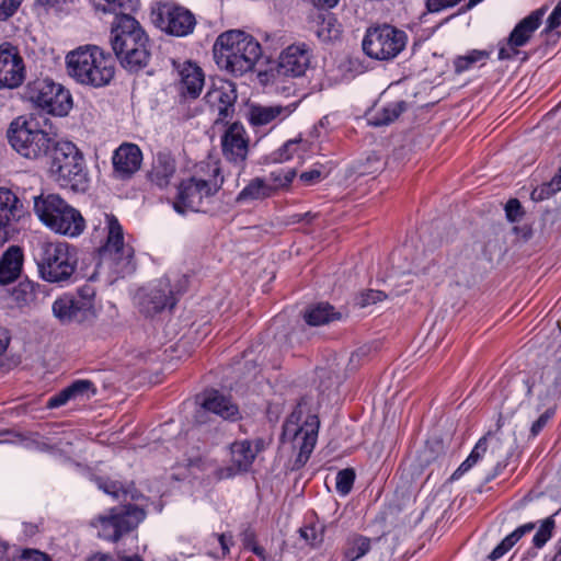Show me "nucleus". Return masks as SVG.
<instances>
[{
	"mask_svg": "<svg viewBox=\"0 0 561 561\" xmlns=\"http://www.w3.org/2000/svg\"><path fill=\"white\" fill-rule=\"evenodd\" d=\"M204 72L197 65L186 61L179 69V91L183 96L196 99L204 87Z\"/></svg>",
	"mask_w": 561,
	"mask_h": 561,
	"instance_id": "393cba45",
	"label": "nucleus"
},
{
	"mask_svg": "<svg viewBox=\"0 0 561 561\" xmlns=\"http://www.w3.org/2000/svg\"><path fill=\"white\" fill-rule=\"evenodd\" d=\"M213 538L220 545V557H226L229 553V546L232 543V536L227 534L213 535Z\"/></svg>",
	"mask_w": 561,
	"mask_h": 561,
	"instance_id": "052dcab7",
	"label": "nucleus"
},
{
	"mask_svg": "<svg viewBox=\"0 0 561 561\" xmlns=\"http://www.w3.org/2000/svg\"><path fill=\"white\" fill-rule=\"evenodd\" d=\"M490 53L486 50L472 49L466 55L457 56L454 59V69L456 73L466 72L474 67L476 64L482 65L489 59Z\"/></svg>",
	"mask_w": 561,
	"mask_h": 561,
	"instance_id": "e433bc0d",
	"label": "nucleus"
},
{
	"mask_svg": "<svg viewBox=\"0 0 561 561\" xmlns=\"http://www.w3.org/2000/svg\"><path fill=\"white\" fill-rule=\"evenodd\" d=\"M373 539L354 533L347 536L343 551L342 561H357L371 550Z\"/></svg>",
	"mask_w": 561,
	"mask_h": 561,
	"instance_id": "473e14b6",
	"label": "nucleus"
},
{
	"mask_svg": "<svg viewBox=\"0 0 561 561\" xmlns=\"http://www.w3.org/2000/svg\"><path fill=\"white\" fill-rule=\"evenodd\" d=\"M53 313L62 323L82 322L91 316L72 294L57 298L53 304Z\"/></svg>",
	"mask_w": 561,
	"mask_h": 561,
	"instance_id": "a878e982",
	"label": "nucleus"
},
{
	"mask_svg": "<svg viewBox=\"0 0 561 561\" xmlns=\"http://www.w3.org/2000/svg\"><path fill=\"white\" fill-rule=\"evenodd\" d=\"M176 298L168 279H160L141 299V311L147 316L156 314L165 308L172 309Z\"/></svg>",
	"mask_w": 561,
	"mask_h": 561,
	"instance_id": "aec40b11",
	"label": "nucleus"
},
{
	"mask_svg": "<svg viewBox=\"0 0 561 561\" xmlns=\"http://www.w3.org/2000/svg\"><path fill=\"white\" fill-rule=\"evenodd\" d=\"M488 448V442L485 437H482L478 440L473 449L471 450V455L476 457V459H481L482 456L485 454Z\"/></svg>",
	"mask_w": 561,
	"mask_h": 561,
	"instance_id": "0e129e2a",
	"label": "nucleus"
},
{
	"mask_svg": "<svg viewBox=\"0 0 561 561\" xmlns=\"http://www.w3.org/2000/svg\"><path fill=\"white\" fill-rule=\"evenodd\" d=\"M312 49L306 43L287 46L278 58V73L286 77H302L311 66Z\"/></svg>",
	"mask_w": 561,
	"mask_h": 561,
	"instance_id": "f3484780",
	"label": "nucleus"
},
{
	"mask_svg": "<svg viewBox=\"0 0 561 561\" xmlns=\"http://www.w3.org/2000/svg\"><path fill=\"white\" fill-rule=\"evenodd\" d=\"M48 296V289L28 278L20 280L12 289L11 297L20 309L38 307Z\"/></svg>",
	"mask_w": 561,
	"mask_h": 561,
	"instance_id": "4be33fe9",
	"label": "nucleus"
},
{
	"mask_svg": "<svg viewBox=\"0 0 561 561\" xmlns=\"http://www.w3.org/2000/svg\"><path fill=\"white\" fill-rule=\"evenodd\" d=\"M139 4V0H94L95 9L102 12H116L117 10L136 12Z\"/></svg>",
	"mask_w": 561,
	"mask_h": 561,
	"instance_id": "ea45409f",
	"label": "nucleus"
},
{
	"mask_svg": "<svg viewBox=\"0 0 561 561\" xmlns=\"http://www.w3.org/2000/svg\"><path fill=\"white\" fill-rule=\"evenodd\" d=\"M553 551L554 553L550 561H561V537L556 541Z\"/></svg>",
	"mask_w": 561,
	"mask_h": 561,
	"instance_id": "774afa93",
	"label": "nucleus"
},
{
	"mask_svg": "<svg viewBox=\"0 0 561 561\" xmlns=\"http://www.w3.org/2000/svg\"><path fill=\"white\" fill-rule=\"evenodd\" d=\"M300 538L311 547H317L323 540L322 533H319L314 525H307L299 528Z\"/></svg>",
	"mask_w": 561,
	"mask_h": 561,
	"instance_id": "8fccbe9b",
	"label": "nucleus"
},
{
	"mask_svg": "<svg viewBox=\"0 0 561 561\" xmlns=\"http://www.w3.org/2000/svg\"><path fill=\"white\" fill-rule=\"evenodd\" d=\"M536 523L529 522L518 526L511 534L505 536L502 541L491 551L489 559L496 561L507 553L525 535L531 533L536 528Z\"/></svg>",
	"mask_w": 561,
	"mask_h": 561,
	"instance_id": "f704fd0d",
	"label": "nucleus"
},
{
	"mask_svg": "<svg viewBox=\"0 0 561 561\" xmlns=\"http://www.w3.org/2000/svg\"><path fill=\"white\" fill-rule=\"evenodd\" d=\"M274 194V190L262 178L252 179L237 195L236 202L239 204L261 201L271 197Z\"/></svg>",
	"mask_w": 561,
	"mask_h": 561,
	"instance_id": "72a5a7b5",
	"label": "nucleus"
},
{
	"mask_svg": "<svg viewBox=\"0 0 561 561\" xmlns=\"http://www.w3.org/2000/svg\"><path fill=\"white\" fill-rule=\"evenodd\" d=\"M202 405L205 410L226 420H234L239 414L238 407L231 402L230 398L214 389L205 392Z\"/></svg>",
	"mask_w": 561,
	"mask_h": 561,
	"instance_id": "c756f323",
	"label": "nucleus"
},
{
	"mask_svg": "<svg viewBox=\"0 0 561 561\" xmlns=\"http://www.w3.org/2000/svg\"><path fill=\"white\" fill-rule=\"evenodd\" d=\"M25 96L35 106L54 116H66L72 107L70 92L48 78H37L28 82Z\"/></svg>",
	"mask_w": 561,
	"mask_h": 561,
	"instance_id": "9b49d317",
	"label": "nucleus"
},
{
	"mask_svg": "<svg viewBox=\"0 0 561 561\" xmlns=\"http://www.w3.org/2000/svg\"><path fill=\"white\" fill-rule=\"evenodd\" d=\"M154 24L167 34L183 37L191 34L196 25L194 14L174 3H160L152 11Z\"/></svg>",
	"mask_w": 561,
	"mask_h": 561,
	"instance_id": "ddd939ff",
	"label": "nucleus"
},
{
	"mask_svg": "<svg viewBox=\"0 0 561 561\" xmlns=\"http://www.w3.org/2000/svg\"><path fill=\"white\" fill-rule=\"evenodd\" d=\"M16 561H51V559L38 550H25Z\"/></svg>",
	"mask_w": 561,
	"mask_h": 561,
	"instance_id": "13d9d810",
	"label": "nucleus"
},
{
	"mask_svg": "<svg viewBox=\"0 0 561 561\" xmlns=\"http://www.w3.org/2000/svg\"><path fill=\"white\" fill-rule=\"evenodd\" d=\"M22 216V204L9 188L0 187V247L9 239V224Z\"/></svg>",
	"mask_w": 561,
	"mask_h": 561,
	"instance_id": "b1692460",
	"label": "nucleus"
},
{
	"mask_svg": "<svg viewBox=\"0 0 561 561\" xmlns=\"http://www.w3.org/2000/svg\"><path fill=\"white\" fill-rule=\"evenodd\" d=\"M95 294L96 291L94 286L85 284L80 287L76 294H72V297L82 304L85 310L92 316L94 310Z\"/></svg>",
	"mask_w": 561,
	"mask_h": 561,
	"instance_id": "a18cd8bd",
	"label": "nucleus"
},
{
	"mask_svg": "<svg viewBox=\"0 0 561 561\" xmlns=\"http://www.w3.org/2000/svg\"><path fill=\"white\" fill-rule=\"evenodd\" d=\"M96 393L95 385L88 379H77L68 387L51 396L47 401L48 409H56L69 401L89 400Z\"/></svg>",
	"mask_w": 561,
	"mask_h": 561,
	"instance_id": "5701e85b",
	"label": "nucleus"
},
{
	"mask_svg": "<svg viewBox=\"0 0 561 561\" xmlns=\"http://www.w3.org/2000/svg\"><path fill=\"white\" fill-rule=\"evenodd\" d=\"M321 172L319 170H309L306 172H302L299 176V180L307 186L313 185L318 183L321 180Z\"/></svg>",
	"mask_w": 561,
	"mask_h": 561,
	"instance_id": "bf43d9fd",
	"label": "nucleus"
},
{
	"mask_svg": "<svg viewBox=\"0 0 561 561\" xmlns=\"http://www.w3.org/2000/svg\"><path fill=\"white\" fill-rule=\"evenodd\" d=\"M175 173V161L167 153H158L150 172L149 181L159 188L167 187Z\"/></svg>",
	"mask_w": 561,
	"mask_h": 561,
	"instance_id": "7c9ffc66",
	"label": "nucleus"
},
{
	"mask_svg": "<svg viewBox=\"0 0 561 561\" xmlns=\"http://www.w3.org/2000/svg\"><path fill=\"white\" fill-rule=\"evenodd\" d=\"M290 110L282 105H251L249 108V123L252 127L259 128L267 125H277L289 116Z\"/></svg>",
	"mask_w": 561,
	"mask_h": 561,
	"instance_id": "bb28decb",
	"label": "nucleus"
},
{
	"mask_svg": "<svg viewBox=\"0 0 561 561\" xmlns=\"http://www.w3.org/2000/svg\"><path fill=\"white\" fill-rule=\"evenodd\" d=\"M543 15L545 9H538L524 18L510 34V47L515 49L526 45L531 38L534 32L540 26Z\"/></svg>",
	"mask_w": 561,
	"mask_h": 561,
	"instance_id": "cd10ccee",
	"label": "nucleus"
},
{
	"mask_svg": "<svg viewBox=\"0 0 561 561\" xmlns=\"http://www.w3.org/2000/svg\"><path fill=\"white\" fill-rule=\"evenodd\" d=\"M561 25V0L558 2L551 14L547 19L546 32L553 31Z\"/></svg>",
	"mask_w": 561,
	"mask_h": 561,
	"instance_id": "4d7b16f0",
	"label": "nucleus"
},
{
	"mask_svg": "<svg viewBox=\"0 0 561 561\" xmlns=\"http://www.w3.org/2000/svg\"><path fill=\"white\" fill-rule=\"evenodd\" d=\"M237 89L232 81L218 79L205 94L207 105L217 112L215 124H228L236 110Z\"/></svg>",
	"mask_w": 561,
	"mask_h": 561,
	"instance_id": "2eb2a0df",
	"label": "nucleus"
},
{
	"mask_svg": "<svg viewBox=\"0 0 561 561\" xmlns=\"http://www.w3.org/2000/svg\"><path fill=\"white\" fill-rule=\"evenodd\" d=\"M23 251L18 245H11L0 259V284L14 282L21 274Z\"/></svg>",
	"mask_w": 561,
	"mask_h": 561,
	"instance_id": "c85d7f7f",
	"label": "nucleus"
},
{
	"mask_svg": "<svg viewBox=\"0 0 561 561\" xmlns=\"http://www.w3.org/2000/svg\"><path fill=\"white\" fill-rule=\"evenodd\" d=\"M300 145V140H288L276 152L275 160L284 162L290 160Z\"/></svg>",
	"mask_w": 561,
	"mask_h": 561,
	"instance_id": "3c124183",
	"label": "nucleus"
},
{
	"mask_svg": "<svg viewBox=\"0 0 561 561\" xmlns=\"http://www.w3.org/2000/svg\"><path fill=\"white\" fill-rule=\"evenodd\" d=\"M262 53L259 41L240 30L224 32L214 45L216 64L234 77L253 71Z\"/></svg>",
	"mask_w": 561,
	"mask_h": 561,
	"instance_id": "7ed1b4c3",
	"label": "nucleus"
},
{
	"mask_svg": "<svg viewBox=\"0 0 561 561\" xmlns=\"http://www.w3.org/2000/svg\"><path fill=\"white\" fill-rule=\"evenodd\" d=\"M295 169H282L270 173V179L273 182L274 192L278 188H285L290 185L293 180L296 178Z\"/></svg>",
	"mask_w": 561,
	"mask_h": 561,
	"instance_id": "49530a36",
	"label": "nucleus"
},
{
	"mask_svg": "<svg viewBox=\"0 0 561 561\" xmlns=\"http://www.w3.org/2000/svg\"><path fill=\"white\" fill-rule=\"evenodd\" d=\"M78 264L77 248L67 242H49L41 248L37 259L39 276L53 284L70 280Z\"/></svg>",
	"mask_w": 561,
	"mask_h": 561,
	"instance_id": "0eeeda50",
	"label": "nucleus"
},
{
	"mask_svg": "<svg viewBox=\"0 0 561 561\" xmlns=\"http://www.w3.org/2000/svg\"><path fill=\"white\" fill-rule=\"evenodd\" d=\"M559 191H561V167L550 182L543 183L540 187L533 191L531 197L533 199L541 201L549 198Z\"/></svg>",
	"mask_w": 561,
	"mask_h": 561,
	"instance_id": "79ce46f5",
	"label": "nucleus"
},
{
	"mask_svg": "<svg viewBox=\"0 0 561 561\" xmlns=\"http://www.w3.org/2000/svg\"><path fill=\"white\" fill-rule=\"evenodd\" d=\"M144 518V510L128 505L112 508L108 515L99 516L92 525L98 528L99 537L115 542L136 528Z\"/></svg>",
	"mask_w": 561,
	"mask_h": 561,
	"instance_id": "f8f14e48",
	"label": "nucleus"
},
{
	"mask_svg": "<svg viewBox=\"0 0 561 561\" xmlns=\"http://www.w3.org/2000/svg\"><path fill=\"white\" fill-rule=\"evenodd\" d=\"M554 409H547L533 424L530 427V435L536 437L546 427L548 422L554 416Z\"/></svg>",
	"mask_w": 561,
	"mask_h": 561,
	"instance_id": "603ef678",
	"label": "nucleus"
},
{
	"mask_svg": "<svg viewBox=\"0 0 561 561\" xmlns=\"http://www.w3.org/2000/svg\"><path fill=\"white\" fill-rule=\"evenodd\" d=\"M404 111V103H391L382 108L381 115L374 122L375 125H388L396 121Z\"/></svg>",
	"mask_w": 561,
	"mask_h": 561,
	"instance_id": "de8ad7c7",
	"label": "nucleus"
},
{
	"mask_svg": "<svg viewBox=\"0 0 561 561\" xmlns=\"http://www.w3.org/2000/svg\"><path fill=\"white\" fill-rule=\"evenodd\" d=\"M354 481H355L354 469L346 468V469L340 470L335 478L336 492L342 496L347 495L353 489Z\"/></svg>",
	"mask_w": 561,
	"mask_h": 561,
	"instance_id": "c03bdc74",
	"label": "nucleus"
},
{
	"mask_svg": "<svg viewBox=\"0 0 561 561\" xmlns=\"http://www.w3.org/2000/svg\"><path fill=\"white\" fill-rule=\"evenodd\" d=\"M49 176L60 187L85 191L89 183L82 152L70 141H58L47 158Z\"/></svg>",
	"mask_w": 561,
	"mask_h": 561,
	"instance_id": "39448f33",
	"label": "nucleus"
},
{
	"mask_svg": "<svg viewBox=\"0 0 561 561\" xmlns=\"http://www.w3.org/2000/svg\"><path fill=\"white\" fill-rule=\"evenodd\" d=\"M340 318L341 313L336 312L333 306L328 302L311 306L304 313L306 323L311 327L323 325Z\"/></svg>",
	"mask_w": 561,
	"mask_h": 561,
	"instance_id": "c9c22d12",
	"label": "nucleus"
},
{
	"mask_svg": "<svg viewBox=\"0 0 561 561\" xmlns=\"http://www.w3.org/2000/svg\"><path fill=\"white\" fill-rule=\"evenodd\" d=\"M110 13L115 15L112 24V48L125 69L137 72L149 64V38L133 16L134 12L117 10Z\"/></svg>",
	"mask_w": 561,
	"mask_h": 561,
	"instance_id": "f257e3e1",
	"label": "nucleus"
},
{
	"mask_svg": "<svg viewBox=\"0 0 561 561\" xmlns=\"http://www.w3.org/2000/svg\"><path fill=\"white\" fill-rule=\"evenodd\" d=\"M22 0H0V21H7L15 14Z\"/></svg>",
	"mask_w": 561,
	"mask_h": 561,
	"instance_id": "864d4df0",
	"label": "nucleus"
},
{
	"mask_svg": "<svg viewBox=\"0 0 561 561\" xmlns=\"http://www.w3.org/2000/svg\"><path fill=\"white\" fill-rule=\"evenodd\" d=\"M231 466L217 471L219 479H228L238 473L247 472L255 460L252 442L250 439L236 440L230 445Z\"/></svg>",
	"mask_w": 561,
	"mask_h": 561,
	"instance_id": "6ab92c4d",
	"label": "nucleus"
},
{
	"mask_svg": "<svg viewBox=\"0 0 561 561\" xmlns=\"http://www.w3.org/2000/svg\"><path fill=\"white\" fill-rule=\"evenodd\" d=\"M249 145V135L244 126L238 122L230 124L220 137L222 157L239 169V175L245 168Z\"/></svg>",
	"mask_w": 561,
	"mask_h": 561,
	"instance_id": "4468645a",
	"label": "nucleus"
},
{
	"mask_svg": "<svg viewBox=\"0 0 561 561\" xmlns=\"http://www.w3.org/2000/svg\"><path fill=\"white\" fill-rule=\"evenodd\" d=\"M554 516L556 514L540 520L539 527L531 540L534 548L538 550L542 549L548 543V541L553 537L556 529Z\"/></svg>",
	"mask_w": 561,
	"mask_h": 561,
	"instance_id": "58836bf2",
	"label": "nucleus"
},
{
	"mask_svg": "<svg viewBox=\"0 0 561 561\" xmlns=\"http://www.w3.org/2000/svg\"><path fill=\"white\" fill-rule=\"evenodd\" d=\"M408 34L390 24H378L366 30L362 48L366 56L379 61L393 60L407 46Z\"/></svg>",
	"mask_w": 561,
	"mask_h": 561,
	"instance_id": "6e6552de",
	"label": "nucleus"
},
{
	"mask_svg": "<svg viewBox=\"0 0 561 561\" xmlns=\"http://www.w3.org/2000/svg\"><path fill=\"white\" fill-rule=\"evenodd\" d=\"M10 341L11 335L9 330L5 328H0V356H2L7 352Z\"/></svg>",
	"mask_w": 561,
	"mask_h": 561,
	"instance_id": "69168bd1",
	"label": "nucleus"
},
{
	"mask_svg": "<svg viewBox=\"0 0 561 561\" xmlns=\"http://www.w3.org/2000/svg\"><path fill=\"white\" fill-rule=\"evenodd\" d=\"M25 79L24 61L18 49L9 43L0 45V89H15Z\"/></svg>",
	"mask_w": 561,
	"mask_h": 561,
	"instance_id": "a211bd4d",
	"label": "nucleus"
},
{
	"mask_svg": "<svg viewBox=\"0 0 561 561\" xmlns=\"http://www.w3.org/2000/svg\"><path fill=\"white\" fill-rule=\"evenodd\" d=\"M224 181L219 160L202 161L196 165L192 176L180 182L173 202L174 210L180 215L187 211H205V207L211 203Z\"/></svg>",
	"mask_w": 561,
	"mask_h": 561,
	"instance_id": "f03ea898",
	"label": "nucleus"
},
{
	"mask_svg": "<svg viewBox=\"0 0 561 561\" xmlns=\"http://www.w3.org/2000/svg\"><path fill=\"white\" fill-rule=\"evenodd\" d=\"M247 548H249L256 557H259L261 561H270L271 560V558L266 553L265 549L263 547L259 546L257 543H255L254 541L248 542Z\"/></svg>",
	"mask_w": 561,
	"mask_h": 561,
	"instance_id": "e2e57ef3",
	"label": "nucleus"
},
{
	"mask_svg": "<svg viewBox=\"0 0 561 561\" xmlns=\"http://www.w3.org/2000/svg\"><path fill=\"white\" fill-rule=\"evenodd\" d=\"M313 31L321 42L331 43L340 39L342 25L334 14L324 12L317 15Z\"/></svg>",
	"mask_w": 561,
	"mask_h": 561,
	"instance_id": "2f4dec72",
	"label": "nucleus"
},
{
	"mask_svg": "<svg viewBox=\"0 0 561 561\" xmlns=\"http://www.w3.org/2000/svg\"><path fill=\"white\" fill-rule=\"evenodd\" d=\"M67 70L77 82L100 88L114 78V59L98 46H81L66 57Z\"/></svg>",
	"mask_w": 561,
	"mask_h": 561,
	"instance_id": "20e7f679",
	"label": "nucleus"
},
{
	"mask_svg": "<svg viewBox=\"0 0 561 561\" xmlns=\"http://www.w3.org/2000/svg\"><path fill=\"white\" fill-rule=\"evenodd\" d=\"M319 425L320 422L317 415H309L299 427L291 421H287L284 425V435H293L295 445L299 447V453L295 461L298 468L302 467L308 461L316 446Z\"/></svg>",
	"mask_w": 561,
	"mask_h": 561,
	"instance_id": "dca6fc26",
	"label": "nucleus"
},
{
	"mask_svg": "<svg viewBox=\"0 0 561 561\" xmlns=\"http://www.w3.org/2000/svg\"><path fill=\"white\" fill-rule=\"evenodd\" d=\"M387 298L386 293L376 289H367L356 297V305L360 308L382 301Z\"/></svg>",
	"mask_w": 561,
	"mask_h": 561,
	"instance_id": "09e8293b",
	"label": "nucleus"
},
{
	"mask_svg": "<svg viewBox=\"0 0 561 561\" xmlns=\"http://www.w3.org/2000/svg\"><path fill=\"white\" fill-rule=\"evenodd\" d=\"M9 142L12 148L27 159L48 158L58 140L48 133L32 128L31 124L20 119L11 123L8 130Z\"/></svg>",
	"mask_w": 561,
	"mask_h": 561,
	"instance_id": "1a4fd4ad",
	"label": "nucleus"
},
{
	"mask_svg": "<svg viewBox=\"0 0 561 561\" xmlns=\"http://www.w3.org/2000/svg\"><path fill=\"white\" fill-rule=\"evenodd\" d=\"M94 481L100 490L115 499H126L128 494L125 484L118 480H112L107 477H96Z\"/></svg>",
	"mask_w": 561,
	"mask_h": 561,
	"instance_id": "a19ab883",
	"label": "nucleus"
},
{
	"mask_svg": "<svg viewBox=\"0 0 561 561\" xmlns=\"http://www.w3.org/2000/svg\"><path fill=\"white\" fill-rule=\"evenodd\" d=\"M87 561H141L138 557L135 558H125L123 560H117L114 556L108 553L96 552L88 558Z\"/></svg>",
	"mask_w": 561,
	"mask_h": 561,
	"instance_id": "680f3d73",
	"label": "nucleus"
},
{
	"mask_svg": "<svg viewBox=\"0 0 561 561\" xmlns=\"http://www.w3.org/2000/svg\"><path fill=\"white\" fill-rule=\"evenodd\" d=\"M554 516L556 514L540 520L539 527L531 540L534 548L538 550L542 549L548 543V541L553 537L556 529Z\"/></svg>",
	"mask_w": 561,
	"mask_h": 561,
	"instance_id": "4c0bfd02",
	"label": "nucleus"
},
{
	"mask_svg": "<svg viewBox=\"0 0 561 561\" xmlns=\"http://www.w3.org/2000/svg\"><path fill=\"white\" fill-rule=\"evenodd\" d=\"M114 172L119 179H128L140 169L142 152L135 144H123L112 157Z\"/></svg>",
	"mask_w": 561,
	"mask_h": 561,
	"instance_id": "412c9836",
	"label": "nucleus"
},
{
	"mask_svg": "<svg viewBox=\"0 0 561 561\" xmlns=\"http://www.w3.org/2000/svg\"><path fill=\"white\" fill-rule=\"evenodd\" d=\"M311 2L320 9H332L337 4L339 0H311Z\"/></svg>",
	"mask_w": 561,
	"mask_h": 561,
	"instance_id": "338daca9",
	"label": "nucleus"
},
{
	"mask_svg": "<svg viewBox=\"0 0 561 561\" xmlns=\"http://www.w3.org/2000/svg\"><path fill=\"white\" fill-rule=\"evenodd\" d=\"M33 209L38 219L50 230L68 237L80 236L85 220L79 210L69 205L58 194L33 196Z\"/></svg>",
	"mask_w": 561,
	"mask_h": 561,
	"instance_id": "423d86ee",
	"label": "nucleus"
},
{
	"mask_svg": "<svg viewBox=\"0 0 561 561\" xmlns=\"http://www.w3.org/2000/svg\"><path fill=\"white\" fill-rule=\"evenodd\" d=\"M559 191H561V167L550 182L543 183L540 187L533 191L531 197L533 199L541 201L549 198Z\"/></svg>",
	"mask_w": 561,
	"mask_h": 561,
	"instance_id": "37998d69",
	"label": "nucleus"
},
{
	"mask_svg": "<svg viewBox=\"0 0 561 561\" xmlns=\"http://www.w3.org/2000/svg\"><path fill=\"white\" fill-rule=\"evenodd\" d=\"M505 214L511 222L518 221L524 215L520 202L516 198L510 199L505 205Z\"/></svg>",
	"mask_w": 561,
	"mask_h": 561,
	"instance_id": "5fc2aeb1",
	"label": "nucleus"
},
{
	"mask_svg": "<svg viewBox=\"0 0 561 561\" xmlns=\"http://www.w3.org/2000/svg\"><path fill=\"white\" fill-rule=\"evenodd\" d=\"M107 236L99 249L100 260L107 262L116 274L126 275L135 271L134 249L124 242V232L117 218L105 215Z\"/></svg>",
	"mask_w": 561,
	"mask_h": 561,
	"instance_id": "9d476101",
	"label": "nucleus"
},
{
	"mask_svg": "<svg viewBox=\"0 0 561 561\" xmlns=\"http://www.w3.org/2000/svg\"><path fill=\"white\" fill-rule=\"evenodd\" d=\"M462 0H426V8L430 12H439L444 9L457 5Z\"/></svg>",
	"mask_w": 561,
	"mask_h": 561,
	"instance_id": "6e6d98bb",
	"label": "nucleus"
}]
</instances>
